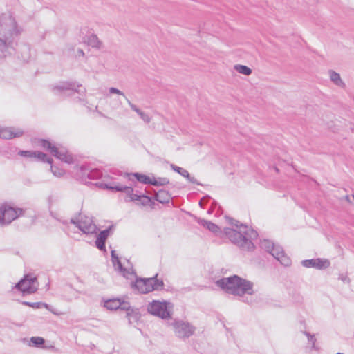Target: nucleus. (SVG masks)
Segmentation results:
<instances>
[{
    "label": "nucleus",
    "mask_w": 354,
    "mask_h": 354,
    "mask_svg": "<svg viewBox=\"0 0 354 354\" xmlns=\"http://www.w3.org/2000/svg\"><path fill=\"white\" fill-rule=\"evenodd\" d=\"M39 142L43 148L61 161L68 164H73L74 162L73 156L68 153L65 147L56 146L46 139H40Z\"/></svg>",
    "instance_id": "obj_6"
},
{
    "label": "nucleus",
    "mask_w": 354,
    "mask_h": 354,
    "mask_svg": "<svg viewBox=\"0 0 354 354\" xmlns=\"http://www.w3.org/2000/svg\"><path fill=\"white\" fill-rule=\"evenodd\" d=\"M95 245L97 248L100 250H103L105 249V241L104 240H101L97 238L95 241Z\"/></svg>",
    "instance_id": "obj_37"
},
{
    "label": "nucleus",
    "mask_w": 354,
    "mask_h": 354,
    "mask_svg": "<svg viewBox=\"0 0 354 354\" xmlns=\"http://www.w3.org/2000/svg\"><path fill=\"white\" fill-rule=\"evenodd\" d=\"M205 228L209 230L216 235L221 234L223 232L215 224V223H202Z\"/></svg>",
    "instance_id": "obj_26"
},
{
    "label": "nucleus",
    "mask_w": 354,
    "mask_h": 354,
    "mask_svg": "<svg viewBox=\"0 0 354 354\" xmlns=\"http://www.w3.org/2000/svg\"><path fill=\"white\" fill-rule=\"evenodd\" d=\"M303 266L306 268H315L319 270L326 269L330 265L329 260L326 259H313L304 260L301 262Z\"/></svg>",
    "instance_id": "obj_16"
},
{
    "label": "nucleus",
    "mask_w": 354,
    "mask_h": 354,
    "mask_svg": "<svg viewBox=\"0 0 354 354\" xmlns=\"http://www.w3.org/2000/svg\"><path fill=\"white\" fill-rule=\"evenodd\" d=\"M245 302H247L248 304H252V301L250 299V301L248 299V298H246V299H244L243 300Z\"/></svg>",
    "instance_id": "obj_44"
},
{
    "label": "nucleus",
    "mask_w": 354,
    "mask_h": 354,
    "mask_svg": "<svg viewBox=\"0 0 354 354\" xmlns=\"http://www.w3.org/2000/svg\"><path fill=\"white\" fill-rule=\"evenodd\" d=\"M234 68L238 73L245 75H250L252 73V69L245 65L236 64L234 66Z\"/></svg>",
    "instance_id": "obj_30"
},
{
    "label": "nucleus",
    "mask_w": 354,
    "mask_h": 354,
    "mask_svg": "<svg viewBox=\"0 0 354 354\" xmlns=\"http://www.w3.org/2000/svg\"><path fill=\"white\" fill-rule=\"evenodd\" d=\"M225 218L227 220V221H232V222L238 221L237 220H235L233 218L229 217L227 216H225Z\"/></svg>",
    "instance_id": "obj_41"
},
{
    "label": "nucleus",
    "mask_w": 354,
    "mask_h": 354,
    "mask_svg": "<svg viewBox=\"0 0 354 354\" xmlns=\"http://www.w3.org/2000/svg\"><path fill=\"white\" fill-rule=\"evenodd\" d=\"M346 199L347 201H348L349 203H351V201H350V196H346Z\"/></svg>",
    "instance_id": "obj_45"
},
{
    "label": "nucleus",
    "mask_w": 354,
    "mask_h": 354,
    "mask_svg": "<svg viewBox=\"0 0 354 354\" xmlns=\"http://www.w3.org/2000/svg\"><path fill=\"white\" fill-rule=\"evenodd\" d=\"M260 247L272 254L284 266L291 264L290 257L284 253L283 248L279 245L274 244L269 239H263L260 241Z\"/></svg>",
    "instance_id": "obj_7"
},
{
    "label": "nucleus",
    "mask_w": 354,
    "mask_h": 354,
    "mask_svg": "<svg viewBox=\"0 0 354 354\" xmlns=\"http://www.w3.org/2000/svg\"><path fill=\"white\" fill-rule=\"evenodd\" d=\"M124 176L128 177L129 180L132 182L129 186H132L135 183V181L132 177H134L137 181L144 185H151V178L142 173H125Z\"/></svg>",
    "instance_id": "obj_17"
},
{
    "label": "nucleus",
    "mask_w": 354,
    "mask_h": 354,
    "mask_svg": "<svg viewBox=\"0 0 354 354\" xmlns=\"http://www.w3.org/2000/svg\"><path fill=\"white\" fill-rule=\"evenodd\" d=\"M113 227L114 226L112 225L107 229L101 231L97 238L106 241L108 236L112 233Z\"/></svg>",
    "instance_id": "obj_31"
},
{
    "label": "nucleus",
    "mask_w": 354,
    "mask_h": 354,
    "mask_svg": "<svg viewBox=\"0 0 354 354\" xmlns=\"http://www.w3.org/2000/svg\"><path fill=\"white\" fill-rule=\"evenodd\" d=\"M175 334L180 338H187L192 335L195 328L190 324L183 321H175L172 323Z\"/></svg>",
    "instance_id": "obj_13"
},
{
    "label": "nucleus",
    "mask_w": 354,
    "mask_h": 354,
    "mask_svg": "<svg viewBox=\"0 0 354 354\" xmlns=\"http://www.w3.org/2000/svg\"><path fill=\"white\" fill-rule=\"evenodd\" d=\"M35 158H37L38 160L41 162H47L50 165H53V159L41 151H36Z\"/></svg>",
    "instance_id": "obj_27"
},
{
    "label": "nucleus",
    "mask_w": 354,
    "mask_h": 354,
    "mask_svg": "<svg viewBox=\"0 0 354 354\" xmlns=\"http://www.w3.org/2000/svg\"><path fill=\"white\" fill-rule=\"evenodd\" d=\"M24 134V131L14 128L0 129V138L10 140L14 138H19Z\"/></svg>",
    "instance_id": "obj_18"
},
{
    "label": "nucleus",
    "mask_w": 354,
    "mask_h": 354,
    "mask_svg": "<svg viewBox=\"0 0 354 354\" xmlns=\"http://www.w3.org/2000/svg\"><path fill=\"white\" fill-rule=\"evenodd\" d=\"M77 53L79 55L84 56V52L82 49L79 48L77 50Z\"/></svg>",
    "instance_id": "obj_42"
},
{
    "label": "nucleus",
    "mask_w": 354,
    "mask_h": 354,
    "mask_svg": "<svg viewBox=\"0 0 354 354\" xmlns=\"http://www.w3.org/2000/svg\"><path fill=\"white\" fill-rule=\"evenodd\" d=\"M63 298L64 300L67 301H71V298H66L65 296L63 295Z\"/></svg>",
    "instance_id": "obj_43"
},
{
    "label": "nucleus",
    "mask_w": 354,
    "mask_h": 354,
    "mask_svg": "<svg viewBox=\"0 0 354 354\" xmlns=\"http://www.w3.org/2000/svg\"><path fill=\"white\" fill-rule=\"evenodd\" d=\"M218 211H219V209H218L217 212H216V215L218 214Z\"/></svg>",
    "instance_id": "obj_51"
},
{
    "label": "nucleus",
    "mask_w": 354,
    "mask_h": 354,
    "mask_svg": "<svg viewBox=\"0 0 354 354\" xmlns=\"http://www.w3.org/2000/svg\"><path fill=\"white\" fill-rule=\"evenodd\" d=\"M158 275L156 274L154 277L149 278L136 277V281L132 283V286L142 294L161 290L164 287V282L162 279L157 278Z\"/></svg>",
    "instance_id": "obj_5"
},
{
    "label": "nucleus",
    "mask_w": 354,
    "mask_h": 354,
    "mask_svg": "<svg viewBox=\"0 0 354 354\" xmlns=\"http://www.w3.org/2000/svg\"><path fill=\"white\" fill-rule=\"evenodd\" d=\"M36 151L20 150L18 154L22 157L32 158L35 157Z\"/></svg>",
    "instance_id": "obj_34"
},
{
    "label": "nucleus",
    "mask_w": 354,
    "mask_h": 354,
    "mask_svg": "<svg viewBox=\"0 0 354 354\" xmlns=\"http://www.w3.org/2000/svg\"><path fill=\"white\" fill-rule=\"evenodd\" d=\"M125 99L131 109L136 113L138 112L140 109H138L135 104L131 103V101L127 97H125Z\"/></svg>",
    "instance_id": "obj_39"
},
{
    "label": "nucleus",
    "mask_w": 354,
    "mask_h": 354,
    "mask_svg": "<svg viewBox=\"0 0 354 354\" xmlns=\"http://www.w3.org/2000/svg\"><path fill=\"white\" fill-rule=\"evenodd\" d=\"M149 197L151 198V201L153 202V203H150L149 205H143L138 201H134L133 202H135L137 205H141L142 207H149L151 209H156V206H158V205L155 202L156 201L162 204H167L170 202L172 198L169 191H166L165 189H160L153 197Z\"/></svg>",
    "instance_id": "obj_12"
},
{
    "label": "nucleus",
    "mask_w": 354,
    "mask_h": 354,
    "mask_svg": "<svg viewBox=\"0 0 354 354\" xmlns=\"http://www.w3.org/2000/svg\"><path fill=\"white\" fill-rule=\"evenodd\" d=\"M304 333L305 334V335L308 338V341L310 344H311V348L312 349H314V350H317L318 348L315 345V343H316V338L315 337L314 335H311L310 333H308V332H304Z\"/></svg>",
    "instance_id": "obj_33"
},
{
    "label": "nucleus",
    "mask_w": 354,
    "mask_h": 354,
    "mask_svg": "<svg viewBox=\"0 0 354 354\" xmlns=\"http://www.w3.org/2000/svg\"><path fill=\"white\" fill-rule=\"evenodd\" d=\"M22 304L24 305L30 306L32 308H39L41 306H44L45 308H46L48 310L50 311L53 314H54L55 315H61L63 314V313H60V312L55 310L53 308H52L50 306H49L48 304H47L46 303H42V302L30 303V302H28V301H24Z\"/></svg>",
    "instance_id": "obj_22"
},
{
    "label": "nucleus",
    "mask_w": 354,
    "mask_h": 354,
    "mask_svg": "<svg viewBox=\"0 0 354 354\" xmlns=\"http://www.w3.org/2000/svg\"><path fill=\"white\" fill-rule=\"evenodd\" d=\"M74 227L78 228L84 234H89L96 233L97 231V227L95 223H71Z\"/></svg>",
    "instance_id": "obj_19"
},
{
    "label": "nucleus",
    "mask_w": 354,
    "mask_h": 354,
    "mask_svg": "<svg viewBox=\"0 0 354 354\" xmlns=\"http://www.w3.org/2000/svg\"><path fill=\"white\" fill-rule=\"evenodd\" d=\"M109 92L111 93H114V94H118V95H123L124 97H126L124 94L123 92H122L121 91H120L119 89L116 88H114V87H111L109 88Z\"/></svg>",
    "instance_id": "obj_38"
},
{
    "label": "nucleus",
    "mask_w": 354,
    "mask_h": 354,
    "mask_svg": "<svg viewBox=\"0 0 354 354\" xmlns=\"http://www.w3.org/2000/svg\"><path fill=\"white\" fill-rule=\"evenodd\" d=\"M330 80L337 86L344 87L345 83L342 80L340 75L333 70L329 71Z\"/></svg>",
    "instance_id": "obj_25"
},
{
    "label": "nucleus",
    "mask_w": 354,
    "mask_h": 354,
    "mask_svg": "<svg viewBox=\"0 0 354 354\" xmlns=\"http://www.w3.org/2000/svg\"><path fill=\"white\" fill-rule=\"evenodd\" d=\"M39 283L37 278L32 274H27L17 285L16 287L24 294H32L38 289Z\"/></svg>",
    "instance_id": "obj_10"
},
{
    "label": "nucleus",
    "mask_w": 354,
    "mask_h": 354,
    "mask_svg": "<svg viewBox=\"0 0 354 354\" xmlns=\"http://www.w3.org/2000/svg\"><path fill=\"white\" fill-rule=\"evenodd\" d=\"M352 198H353V199L354 200V195H352Z\"/></svg>",
    "instance_id": "obj_52"
},
{
    "label": "nucleus",
    "mask_w": 354,
    "mask_h": 354,
    "mask_svg": "<svg viewBox=\"0 0 354 354\" xmlns=\"http://www.w3.org/2000/svg\"><path fill=\"white\" fill-rule=\"evenodd\" d=\"M13 32L14 30L9 28L8 32L3 35L0 34V51L3 53V56L10 54V49H14L13 47Z\"/></svg>",
    "instance_id": "obj_15"
},
{
    "label": "nucleus",
    "mask_w": 354,
    "mask_h": 354,
    "mask_svg": "<svg viewBox=\"0 0 354 354\" xmlns=\"http://www.w3.org/2000/svg\"><path fill=\"white\" fill-rule=\"evenodd\" d=\"M50 169L53 175L55 176L60 177L64 174V170L57 167H54L53 165H50Z\"/></svg>",
    "instance_id": "obj_35"
},
{
    "label": "nucleus",
    "mask_w": 354,
    "mask_h": 354,
    "mask_svg": "<svg viewBox=\"0 0 354 354\" xmlns=\"http://www.w3.org/2000/svg\"><path fill=\"white\" fill-rule=\"evenodd\" d=\"M124 310L127 311V317L128 318L129 324L137 322L140 317V315L138 310L131 308L129 305V308L127 309H124Z\"/></svg>",
    "instance_id": "obj_24"
},
{
    "label": "nucleus",
    "mask_w": 354,
    "mask_h": 354,
    "mask_svg": "<svg viewBox=\"0 0 354 354\" xmlns=\"http://www.w3.org/2000/svg\"><path fill=\"white\" fill-rule=\"evenodd\" d=\"M111 261L115 269L118 271L124 277L127 279H131L136 277V273L131 268H123L118 256L116 254L115 250H111Z\"/></svg>",
    "instance_id": "obj_14"
},
{
    "label": "nucleus",
    "mask_w": 354,
    "mask_h": 354,
    "mask_svg": "<svg viewBox=\"0 0 354 354\" xmlns=\"http://www.w3.org/2000/svg\"><path fill=\"white\" fill-rule=\"evenodd\" d=\"M51 91L55 95L62 99L73 97L77 94L78 96L75 97L74 100L75 102H83L86 91L82 84L75 81H62L52 85Z\"/></svg>",
    "instance_id": "obj_3"
},
{
    "label": "nucleus",
    "mask_w": 354,
    "mask_h": 354,
    "mask_svg": "<svg viewBox=\"0 0 354 354\" xmlns=\"http://www.w3.org/2000/svg\"><path fill=\"white\" fill-rule=\"evenodd\" d=\"M21 208L15 207L8 203L0 206V221H14L24 213Z\"/></svg>",
    "instance_id": "obj_9"
},
{
    "label": "nucleus",
    "mask_w": 354,
    "mask_h": 354,
    "mask_svg": "<svg viewBox=\"0 0 354 354\" xmlns=\"http://www.w3.org/2000/svg\"><path fill=\"white\" fill-rule=\"evenodd\" d=\"M216 284L226 293L236 296L243 297L245 295L251 296L254 292L253 283L237 275L223 277L217 280Z\"/></svg>",
    "instance_id": "obj_2"
},
{
    "label": "nucleus",
    "mask_w": 354,
    "mask_h": 354,
    "mask_svg": "<svg viewBox=\"0 0 354 354\" xmlns=\"http://www.w3.org/2000/svg\"><path fill=\"white\" fill-rule=\"evenodd\" d=\"M231 227H225L223 233L230 241L242 250L251 252L255 248L253 241L258 236V233L248 225L232 222Z\"/></svg>",
    "instance_id": "obj_1"
},
{
    "label": "nucleus",
    "mask_w": 354,
    "mask_h": 354,
    "mask_svg": "<svg viewBox=\"0 0 354 354\" xmlns=\"http://www.w3.org/2000/svg\"><path fill=\"white\" fill-rule=\"evenodd\" d=\"M170 167L173 171L177 172L180 176L185 177L189 182L198 185H201V184L198 183L194 177L190 176L189 173L186 169L180 167L174 164H171Z\"/></svg>",
    "instance_id": "obj_21"
},
{
    "label": "nucleus",
    "mask_w": 354,
    "mask_h": 354,
    "mask_svg": "<svg viewBox=\"0 0 354 354\" xmlns=\"http://www.w3.org/2000/svg\"><path fill=\"white\" fill-rule=\"evenodd\" d=\"M207 213L210 214V213H211V210H210V209H209V210L207 211Z\"/></svg>",
    "instance_id": "obj_49"
},
{
    "label": "nucleus",
    "mask_w": 354,
    "mask_h": 354,
    "mask_svg": "<svg viewBox=\"0 0 354 354\" xmlns=\"http://www.w3.org/2000/svg\"><path fill=\"white\" fill-rule=\"evenodd\" d=\"M336 354H344V353H336Z\"/></svg>",
    "instance_id": "obj_53"
},
{
    "label": "nucleus",
    "mask_w": 354,
    "mask_h": 354,
    "mask_svg": "<svg viewBox=\"0 0 354 354\" xmlns=\"http://www.w3.org/2000/svg\"><path fill=\"white\" fill-rule=\"evenodd\" d=\"M118 175H122V172L121 171H118Z\"/></svg>",
    "instance_id": "obj_48"
},
{
    "label": "nucleus",
    "mask_w": 354,
    "mask_h": 354,
    "mask_svg": "<svg viewBox=\"0 0 354 354\" xmlns=\"http://www.w3.org/2000/svg\"><path fill=\"white\" fill-rule=\"evenodd\" d=\"M84 41L89 46L97 49H100L102 44L95 34H91L86 39L84 37Z\"/></svg>",
    "instance_id": "obj_23"
},
{
    "label": "nucleus",
    "mask_w": 354,
    "mask_h": 354,
    "mask_svg": "<svg viewBox=\"0 0 354 354\" xmlns=\"http://www.w3.org/2000/svg\"><path fill=\"white\" fill-rule=\"evenodd\" d=\"M199 221L205 222V221H207V220H205V219H201V220H200Z\"/></svg>",
    "instance_id": "obj_46"
},
{
    "label": "nucleus",
    "mask_w": 354,
    "mask_h": 354,
    "mask_svg": "<svg viewBox=\"0 0 354 354\" xmlns=\"http://www.w3.org/2000/svg\"><path fill=\"white\" fill-rule=\"evenodd\" d=\"M6 223H4V222L1 223V224L2 225H4V224H6Z\"/></svg>",
    "instance_id": "obj_50"
},
{
    "label": "nucleus",
    "mask_w": 354,
    "mask_h": 354,
    "mask_svg": "<svg viewBox=\"0 0 354 354\" xmlns=\"http://www.w3.org/2000/svg\"><path fill=\"white\" fill-rule=\"evenodd\" d=\"M172 305L169 302L153 300L147 306L148 312L162 319H167L171 317Z\"/></svg>",
    "instance_id": "obj_8"
},
{
    "label": "nucleus",
    "mask_w": 354,
    "mask_h": 354,
    "mask_svg": "<svg viewBox=\"0 0 354 354\" xmlns=\"http://www.w3.org/2000/svg\"><path fill=\"white\" fill-rule=\"evenodd\" d=\"M87 219H89L90 221H93V217L89 218L86 215H83L82 213H79L75 217L71 218L70 221H87Z\"/></svg>",
    "instance_id": "obj_32"
},
{
    "label": "nucleus",
    "mask_w": 354,
    "mask_h": 354,
    "mask_svg": "<svg viewBox=\"0 0 354 354\" xmlns=\"http://www.w3.org/2000/svg\"><path fill=\"white\" fill-rule=\"evenodd\" d=\"M275 171H276L277 172H279V169H278L277 167H275Z\"/></svg>",
    "instance_id": "obj_47"
},
{
    "label": "nucleus",
    "mask_w": 354,
    "mask_h": 354,
    "mask_svg": "<svg viewBox=\"0 0 354 354\" xmlns=\"http://www.w3.org/2000/svg\"><path fill=\"white\" fill-rule=\"evenodd\" d=\"M95 185L100 188L107 189L113 192H120L125 193L127 195V198L124 199L126 202L138 201L143 205L153 203L151 198L146 194H138L137 193H133V189L131 185L127 186L120 184L111 185L110 184L104 183H97Z\"/></svg>",
    "instance_id": "obj_4"
},
{
    "label": "nucleus",
    "mask_w": 354,
    "mask_h": 354,
    "mask_svg": "<svg viewBox=\"0 0 354 354\" xmlns=\"http://www.w3.org/2000/svg\"><path fill=\"white\" fill-rule=\"evenodd\" d=\"M169 183V180L165 177H153L151 185L153 186H164Z\"/></svg>",
    "instance_id": "obj_28"
},
{
    "label": "nucleus",
    "mask_w": 354,
    "mask_h": 354,
    "mask_svg": "<svg viewBox=\"0 0 354 354\" xmlns=\"http://www.w3.org/2000/svg\"><path fill=\"white\" fill-rule=\"evenodd\" d=\"M137 113L140 115V117L142 118L143 121H145L147 123H149L151 120L150 117L145 113V112L142 111L140 109H139L138 112Z\"/></svg>",
    "instance_id": "obj_36"
},
{
    "label": "nucleus",
    "mask_w": 354,
    "mask_h": 354,
    "mask_svg": "<svg viewBox=\"0 0 354 354\" xmlns=\"http://www.w3.org/2000/svg\"><path fill=\"white\" fill-rule=\"evenodd\" d=\"M76 175L81 178L85 184H87L88 183L87 180L100 179L102 176V171L98 168L90 169L88 166L82 165Z\"/></svg>",
    "instance_id": "obj_11"
},
{
    "label": "nucleus",
    "mask_w": 354,
    "mask_h": 354,
    "mask_svg": "<svg viewBox=\"0 0 354 354\" xmlns=\"http://www.w3.org/2000/svg\"><path fill=\"white\" fill-rule=\"evenodd\" d=\"M45 340L41 337H32L29 340L28 345L33 347H41L44 344Z\"/></svg>",
    "instance_id": "obj_29"
},
{
    "label": "nucleus",
    "mask_w": 354,
    "mask_h": 354,
    "mask_svg": "<svg viewBox=\"0 0 354 354\" xmlns=\"http://www.w3.org/2000/svg\"><path fill=\"white\" fill-rule=\"evenodd\" d=\"M210 198L209 196H207L206 197H203L201 199L199 202V205L201 207H203V203H205V201H206L207 199Z\"/></svg>",
    "instance_id": "obj_40"
},
{
    "label": "nucleus",
    "mask_w": 354,
    "mask_h": 354,
    "mask_svg": "<svg viewBox=\"0 0 354 354\" xmlns=\"http://www.w3.org/2000/svg\"><path fill=\"white\" fill-rule=\"evenodd\" d=\"M104 307L109 310L127 309L129 303L121 301L120 299H109L104 303Z\"/></svg>",
    "instance_id": "obj_20"
}]
</instances>
